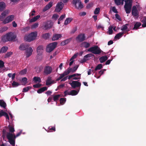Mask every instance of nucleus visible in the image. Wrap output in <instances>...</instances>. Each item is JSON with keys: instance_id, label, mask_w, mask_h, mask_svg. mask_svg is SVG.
Returning a JSON list of instances; mask_svg holds the SVG:
<instances>
[{"instance_id": "f257e3e1", "label": "nucleus", "mask_w": 146, "mask_h": 146, "mask_svg": "<svg viewBox=\"0 0 146 146\" xmlns=\"http://www.w3.org/2000/svg\"><path fill=\"white\" fill-rule=\"evenodd\" d=\"M21 133L20 132L15 135L14 133L7 132L6 135V137L8 140V142L12 146H15V139L16 137L20 136Z\"/></svg>"}, {"instance_id": "f03ea898", "label": "nucleus", "mask_w": 146, "mask_h": 146, "mask_svg": "<svg viewBox=\"0 0 146 146\" xmlns=\"http://www.w3.org/2000/svg\"><path fill=\"white\" fill-rule=\"evenodd\" d=\"M16 35L14 33L10 32L7 33L2 38V40L4 42L13 41L16 38Z\"/></svg>"}, {"instance_id": "7ed1b4c3", "label": "nucleus", "mask_w": 146, "mask_h": 146, "mask_svg": "<svg viewBox=\"0 0 146 146\" xmlns=\"http://www.w3.org/2000/svg\"><path fill=\"white\" fill-rule=\"evenodd\" d=\"M37 33L36 32L31 33L28 35L25 36L24 38L26 41L30 42L35 39L37 36Z\"/></svg>"}, {"instance_id": "20e7f679", "label": "nucleus", "mask_w": 146, "mask_h": 146, "mask_svg": "<svg viewBox=\"0 0 146 146\" xmlns=\"http://www.w3.org/2000/svg\"><path fill=\"white\" fill-rule=\"evenodd\" d=\"M88 51L95 54H100L102 52L97 45L90 48L88 49Z\"/></svg>"}, {"instance_id": "39448f33", "label": "nucleus", "mask_w": 146, "mask_h": 146, "mask_svg": "<svg viewBox=\"0 0 146 146\" xmlns=\"http://www.w3.org/2000/svg\"><path fill=\"white\" fill-rule=\"evenodd\" d=\"M57 44V42H55L50 43L47 46L46 51L48 52H51L56 47Z\"/></svg>"}, {"instance_id": "423d86ee", "label": "nucleus", "mask_w": 146, "mask_h": 146, "mask_svg": "<svg viewBox=\"0 0 146 146\" xmlns=\"http://www.w3.org/2000/svg\"><path fill=\"white\" fill-rule=\"evenodd\" d=\"M72 3L74 5L75 8L78 9H81L83 7V5L80 0H73Z\"/></svg>"}, {"instance_id": "0eeeda50", "label": "nucleus", "mask_w": 146, "mask_h": 146, "mask_svg": "<svg viewBox=\"0 0 146 146\" xmlns=\"http://www.w3.org/2000/svg\"><path fill=\"white\" fill-rule=\"evenodd\" d=\"M132 5V3H125L124 7L126 13L129 14L130 13Z\"/></svg>"}, {"instance_id": "6e6552de", "label": "nucleus", "mask_w": 146, "mask_h": 146, "mask_svg": "<svg viewBox=\"0 0 146 146\" xmlns=\"http://www.w3.org/2000/svg\"><path fill=\"white\" fill-rule=\"evenodd\" d=\"M14 18V16L13 15H12L9 16L4 20L3 23L4 24L8 23L13 20Z\"/></svg>"}, {"instance_id": "1a4fd4ad", "label": "nucleus", "mask_w": 146, "mask_h": 146, "mask_svg": "<svg viewBox=\"0 0 146 146\" xmlns=\"http://www.w3.org/2000/svg\"><path fill=\"white\" fill-rule=\"evenodd\" d=\"M86 37L84 33L79 34L76 38V40L79 42H81L85 40Z\"/></svg>"}, {"instance_id": "9d476101", "label": "nucleus", "mask_w": 146, "mask_h": 146, "mask_svg": "<svg viewBox=\"0 0 146 146\" xmlns=\"http://www.w3.org/2000/svg\"><path fill=\"white\" fill-rule=\"evenodd\" d=\"M52 70V68L48 66H45L44 69V74L45 75H48L50 74Z\"/></svg>"}, {"instance_id": "9b49d317", "label": "nucleus", "mask_w": 146, "mask_h": 146, "mask_svg": "<svg viewBox=\"0 0 146 146\" xmlns=\"http://www.w3.org/2000/svg\"><path fill=\"white\" fill-rule=\"evenodd\" d=\"M63 7L64 4L62 2H59L57 4L54 11L58 13L62 9Z\"/></svg>"}, {"instance_id": "f8f14e48", "label": "nucleus", "mask_w": 146, "mask_h": 146, "mask_svg": "<svg viewBox=\"0 0 146 146\" xmlns=\"http://www.w3.org/2000/svg\"><path fill=\"white\" fill-rule=\"evenodd\" d=\"M72 88L73 89L75 88L76 87H80L81 86V83L78 82V81H73L72 82L69 83Z\"/></svg>"}, {"instance_id": "ddd939ff", "label": "nucleus", "mask_w": 146, "mask_h": 146, "mask_svg": "<svg viewBox=\"0 0 146 146\" xmlns=\"http://www.w3.org/2000/svg\"><path fill=\"white\" fill-rule=\"evenodd\" d=\"M81 74L76 73L72 74L69 76L68 77V80H70L72 78H73L72 79L74 80H78L80 79V78Z\"/></svg>"}, {"instance_id": "4468645a", "label": "nucleus", "mask_w": 146, "mask_h": 146, "mask_svg": "<svg viewBox=\"0 0 146 146\" xmlns=\"http://www.w3.org/2000/svg\"><path fill=\"white\" fill-rule=\"evenodd\" d=\"M131 13L132 15L134 17H136L138 15V12L136 6H133L132 7Z\"/></svg>"}, {"instance_id": "2eb2a0df", "label": "nucleus", "mask_w": 146, "mask_h": 146, "mask_svg": "<svg viewBox=\"0 0 146 146\" xmlns=\"http://www.w3.org/2000/svg\"><path fill=\"white\" fill-rule=\"evenodd\" d=\"M9 13V10H6L3 11L0 15V19L1 21L4 20V18Z\"/></svg>"}, {"instance_id": "dca6fc26", "label": "nucleus", "mask_w": 146, "mask_h": 146, "mask_svg": "<svg viewBox=\"0 0 146 146\" xmlns=\"http://www.w3.org/2000/svg\"><path fill=\"white\" fill-rule=\"evenodd\" d=\"M26 50V57L28 58L31 55L33 50L31 47L27 48Z\"/></svg>"}, {"instance_id": "f3484780", "label": "nucleus", "mask_w": 146, "mask_h": 146, "mask_svg": "<svg viewBox=\"0 0 146 146\" xmlns=\"http://www.w3.org/2000/svg\"><path fill=\"white\" fill-rule=\"evenodd\" d=\"M53 2L50 1L47 4L43 9L42 11L45 12L50 9L52 6Z\"/></svg>"}, {"instance_id": "a211bd4d", "label": "nucleus", "mask_w": 146, "mask_h": 146, "mask_svg": "<svg viewBox=\"0 0 146 146\" xmlns=\"http://www.w3.org/2000/svg\"><path fill=\"white\" fill-rule=\"evenodd\" d=\"M43 50V46L41 45L39 46L37 49V54L38 55H41L42 54Z\"/></svg>"}, {"instance_id": "6ab92c4d", "label": "nucleus", "mask_w": 146, "mask_h": 146, "mask_svg": "<svg viewBox=\"0 0 146 146\" xmlns=\"http://www.w3.org/2000/svg\"><path fill=\"white\" fill-rule=\"evenodd\" d=\"M53 25V24L52 22H48L44 26L45 30H46L50 29L52 26Z\"/></svg>"}, {"instance_id": "aec40b11", "label": "nucleus", "mask_w": 146, "mask_h": 146, "mask_svg": "<svg viewBox=\"0 0 146 146\" xmlns=\"http://www.w3.org/2000/svg\"><path fill=\"white\" fill-rule=\"evenodd\" d=\"M62 36V35L60 34H54L53 35L52 38V40L53 41H55L58 39Z\"/></svg>"}, {"instance_id": "412c9836", "label": "nucleus", "mask_w": 146, "mask_h": 146, "mask_svg": "<svg viewBox=\"0 0 146 146\" xmlns=\"http://www.w3.org/2000/svg\"><path fill=\"white\" fill-rule=\"evenodd\" d=\"M5 3L3 2H0V11H2L6 8Z\"/></svg>"}, {"instance_id": "4be33fe9", "label": "nucleus", "mask_w": 146, "mask_h": 146, "mask_svg": "<svg viewBox=\"0 0 146 146\" xmlns=\"http://www.w3.org/2000/svg\"><path fill=\"white\" fill-rule=\"evenodd\" d=\"M72 39V38H70L67 39L64 41H63L61 43V45L62 46H64L66 44L69 43L71 40Z\"/></svg>"}, {"instance_id": "5701e85b", "label": "nucleus", "mask_w": 146, "mask_h": 146, "mask_svg": "<svg viewBox=\"0 0 146 146\" xmlns=\"http://www.w3.org/2000/svg\"><path fill=\"white\" fill-rule=\"evenodd\" d=\"M47 88L46 87H44L38 90L37 91V92L38 94H41L47 90Z\"/></svg>"}, {"instance_id": "b1692460", "label": "nucleus", "mask_w": 146, "mask_h": 146, "mask_svg": "<svg viewBox=\"0 0 146 146\" xmlns=\"http://www.w3.org/2000/svg\"><path fill=\"white\" fill-rule=\"evenodd\" d=\"M8 49V47L6 46L2 47L0 50V54L6 52Z\"/></svg>"}, {"instance_id": "393cba45", "label": "nucleus", "mask_w": 146, "mask_h": 146, "mask_svg": "<svg viewBox=\"0 0 146 146\" xmlns=\"http://www.w3.org/2000/svg\"><path fill=\"white\" fill-rule=\"evenodd\" d=\"M108 59V57L107 56H102L99 58V60L100 63H102Z\"/></svg>"}, {"instance_id": "a878e982", "label": "nucleus", "mask_w": 146, "mask_h": 146, "mask_svg": "<svg viewBox=\"0 0 146 146\" xmlns=\"http://www.w3.org/2000/svg\"><path fill=\"white\" fill-rule=\"evenodd\" d=\"M79 91V90H78V92H77L75 90H71L69 93H68V94L70 95L75 96L78 94Z\"/></svg>"}, {"instance_id": "bb28decb", "label": "nucleus", "mask_w": 146, "mask_h": 146, "mask_svg": "<svg viewBox=\"0 0 146 146\" xmlns=\"http://www.w3.org/2000/svg\"><path fill=\"white\" fill-rule=\"evenodd\" d=\"M141 25V23L140 22H136L134 25L133 28L134 30H137L139 29V27Z\"/></svg>"}, {"instance_id": "cd10ccee", "label": "nucleus", "mask_w": 146, "mask_h": 146, "mask_svg": "<svg viewBox=\"0 0 146 146\" xmlns=\"http://www.w3.org/2000/svg\"><path fill=\"white\" fill-rule=\"evenodd\" d=\"M40 17V16L39 15H37L36 16L34 17L33 18L29 20V22L30 23L35 22L39 19Z\"/></svg>"}, {"instance_id": "c85d7f7f", "label": "nucleus", "mask_w": 146, "mask_h": 146, "mask_svg": "<svg viewBox=\"0 0 146 146\" xmlns=\"http://www.w3.org/2000/svg\"><path fill=\"white\" fill-rule=\"evenodd\" d=\"M81 45L82 47L87 48L90 46V44L86 42H84L81 43Z\"/></svg>"}, {"instance_id": "c756f323", "label": "nucleus", "mask_w": 146, "mask_h": 146, "mask_svg": "<svg viewBox=\"0 0 146 146\" xmlns=\"http://www.w3.org/2000/svg\"><path fill=\"white\" fill-rule=\"evenodd\" d=\"M124 0H114L115 3L117 5H119L121 4H123Z\"/></svg>"}, {"instance_id": "7c9ffc66", "label": "nucleus", "mask_w": 146, "mask_h": 146, "mask_svg": "<svg viewBox=\"0 0 146 146\" xmlns=\"http://www.w3.org/2000/svg\"><path fill=\"white\" fill-rule=\"evenodd\" d=\"M123 34L124 33L123 32L119 33L115 36L114 38L115 39H119L122 36Z\"/></svg>"}, {"instance_id": "2f4dec72", "label": "nucleus", "mask_w": 146, "mask_h": 146, "mask_svg": "<svg viewBox=\"0 0 146 146\" xmlns=\"http://www.w3.org/2000/svg\"><path fill=\"white\" fill-rule=\"evenodd\" d=\"M72 20V19L70 18H67L64 21V24L65 25H67L68 23H70Z\"/></svg>"}, {"instance_id": "473e14b6", "label": "nucleus", "mask_w": 146, "mask_h": 146, "mask_svg": "<svg viewBox=\"0 0 146 146\" xmlns=\"http://www.w3.org/2000/svg\"><path fill=\"white\" fill-rule=\"evenodd\" d=\"M71 68H68L67 70H66L64 72L65 76H66L70 72H71Z\"/></svg>"}, {"instance_id": "72a5a7b5", "label": "nucleus", "mask_w": 146, "mask_h": 146, "mask_svg": "<svg viewBox=\"0 0 146 146\" xmlns=\"http://www.w3.org/2000/svg\"><path fill=\"white\" fill-rule=\"evenodd\" d=\"M0 106L1 107L5 108L6 106V104L3 100H0Z\"/></svg>"}, {"instance_id": "f704fd0d", "label": "nucleus", "mask_w": 146, "mask_h": 146, "mask_svg": "<svg viewBox=\"0 0 146 146\" xmlns=\"http://www.w3.org/2000/svg\"><path fill=\"white\" fill-rule=\"evenodd\" d=\"M105 71H106V70L105 69L101 70L99 72V74H100V75L98 76H96L95 75L94 76L95 77H96L97 78H99L100 77L101 75L104 74V72Z\"/></svg>"}, {"instance_id": "c9c22d12", "label": "nucleus", "mask_w": 146, "mask_h": 146, "mask_svg": "<svg viewBox=\"0 0 146 146\" xmlns=\"http://www.w3.org/2000/svg\"><path fill=\"white\" fill-rule=\"evenodd\" d=\"M33 80L35 82H38L39 83L41 82V79L39 77L35 76L33 78Z\"/></svg>"}, {"instance_id": "e433bc0d", "label": "nucleus", "mask_w": 146, "mask_h": 146, "mask_svg": "<svg viewBox=\"0 0 146 146\" xmlns=\"http://www.w3.org/2000/svg\"><path fill=\"white\" fill-rule=\"evenodd\" d=\"M8 127L9 131V132L11 133H14L13 132L15 131L13 127L9 125L8 126Z\"/></svg>"}, {"instance_id": "4c0bfd02", "label": "nucleus", "mask_w": 146, "mask_h": 146, "mask_svg": "<svg viewBox=\"0 0 146 146\" xmlns=\"http://www.w3.org/2000/svg\"><path fill=\"white\" fill-rule=\"evenodd\" d=\"M94 55L90 53L84 56V57L86 59H88V60H89L90 59V57H91L94 56Z\"/></svg>"}, {"instance_id": "58836bf2", "label": "nucleus", "mask_w": 146, "mask_h": 146, "mask_svg": "<svg viewBox=\"0 0 146 146\" xmlns=\"http://www.w3.org/2000/svg\"><path fill=\"white\" fill-rule=\"evenodd\" d=\"M20 50H24L27 49L26 46L24 44L21 45L19 48Z\"/></svg>"}, {"instance_id": "ea45409f", "label": "nucleus", "mask_w": 146, "mask_h": 146, "mask_svg": "<svg viewBox=\"0 0 146 146\" xmlns=\"http://www.w3.org/2000/svg\"><path fill=\"white\" fill-rule=\"evenodd\" d=\"M66 99L65 98H61L60 99V103L62 105L64 104L66 102Z\"/></svg>"}, {"instance_id": "a19ab883", "label": "nucleus", "mask_w": 146, "mask_h": 146, "mask_svg": "<svg viewBox=\"0 0 146 146\" xmlns=\"http://www.w3.org/2000/svg\"><path fill=\"white\" fill-rule=\"evenodd\" d=\"M113 28V27L111 26H110L108 29V32L109 35H111L113 33V31L112 30V29Z\"/></svg>"}, {"instance_id": "79ce46f5", "label": "nucleus", "mask_w": 146, "mask_h": 146, "mask_svg": "<svg viewBox=\"0 0 146 146\" xmlns=\"http://www.w3.org/2000/svg\"><path fill=\"white\" fill-rule=\"evenodd\" d=\"M31 88V87L30 86L25 87L23 88L22 91L23 92H28L29 90Z\"/></svg>"}, {"instance_id": "37998d69", "label": "nucleus", "mask_w": 146, "mask_h": 146, "mask_svg": "<svg viewBox=\"0 0 146 146\" xmlns=\"http://www.w3.org/2000/svg\"><path fill=\"white\" fill-rule=\"evenodd\" d=\"M103 68V66L102 64H98L96 67L95 70L96 71L98 70H100Z\"/></svg>"}, {"instance_id": "c03bdc74", "label": "nucleus", "mask_w": 146, "mask_h": 146, "mask_svg": "<svg viewBox=\"0 0 146 146\" xmlns=\"http://www.w3.org/2000/svg\"><path fill=\"white\" fill-rule=\"evenodd\" d=\"M79 66V65H76L74 66L73 68H71V72L73 73L76 72V71L77 70V69L78 67Z\"/></svg>"}, {"instance_id": "a18cd8bd", "label": "nucleus", "mask_w": 146, "mask_h": 146, "mask_svg": "<svg viewBox=\"0 0 146 146\" xmlns=\"http://www.w3.org/2000/svg\"><path fill=\"white\" fill-rule=\"evenodd\" d=\"M60 96V95H57L54 96H53V100L54 101L56 102L58 100Z\"/></svg>"}, {"instance_id": "49530a36", "label": "nucleus", "mask_w": 146, "mask_h": 146, "mask_svg": "<svg viewBox=\"0 0 146 146\" xmlns=\"http://www.w3.org/2000/svg\"><path fill=\"white\" fill-rule=\"evenodd\" d=\"M49 36V33H46L42 35V37L44 39H47L48 38Z\"/></svg>"}, {"instance_id": "de8ad7c7", "label": "nucleus", "mask_w": 146, "mask_h": 146, "mask_svg": "<svg viewBox=\"0 0 146 146\" xmlns=\"http://www.w3.org/2000/svg\"><path fill=\"white\" fill-rule=\"evenodd\" d=\"M8 29V28L7 27L2 28L0 29V33H2Z\"/></svg>"}, {"instance_id": "09e8293b", "label": "nucleus", "mask_w": 146, "mask_h": 146, "mask_svg": "<svg viewBox=\"0 0 146 146\" xmlns=\"http://www.w3.org/2000/svg\"><path fill=\"white\" fill-rule=\"evenodd\" d=\"M13 54L12 52H9L7 53L5 56V58H7L9 57L10 56L12 55Z\"/></svg>"}, {"instance_id": "8fccbe9b", "label": "nucleus", "mask_w": 146, "mask_h": 146, "mask_svg": "<svg viewBox=\"0 0 146 146\" xmlns=\"http://www.w3.org/2000/svg\"><path fill=\"white\" fill-rule=\"evenodd\" d=\"M100 10L99 8H96L94 11V14L96 15L98 14L100 12Z\"/></svg>"}, {"instance_id": "3c124183", "label": "nucleus", "mask_w": 146, "mask_h": 146, "mask_svg": "<svg viewBox=\"0 0 146 146\" xmlns=\"http://www.w3.org/2000/svg\"><path fill=\"white\" fill-rule=\"evenodd\" d=\"M59 17V15L57 14H54L52 16V18L54 19L55 21H56Z\"/></svg>"}, {"instance_id": "603ef678", "label": "nucleus", "mask_w": 146, "mask_h": 146, "mask_svg": "<svg viewBox=\"0 0 146 146\" xmlns=\"http://www.w3.org/2000/svg\"><path fill=\"white\" fill-rule=\"evenodd\" d=\"M128 24H126L124 25H123L122 26V28L121 29V30L122 31H124L127 29V26Z\"/></svg>"}, {"instance_id": "864d4df0", "label": "nucleus", "mask_w": 146, "mask_h": 146, "mask_svg": "<svg viewBox=\"0 0 146 146\" xmlns=\"http://www.w3.org/2000/svg\"><path fill=\"white\" fill-rule=\"evenodd\" d=\"M27 72V70L26 69H25L24 70H21L19 74L21 75H24Z\"/></svg>"}, {"instance_id": "5fc2aeb1", "label": "nucleus", "mask_w": 146, "mask_h": 146, "mask_svg": "<svg viewBox=\"0 0 146 146\" xmlns=\"http://www.w3.org/2000/svg\"><path fill=\"white\" fill-rule=\"evenodd\" d=\"M52 83L50 81V79L48 78L46 82V85H50Z\"/></svg>"}, {"instance_id": "6e6d98bb", "label": "nucleus", "mask_w": 146, "mask_h": 146, "mask_svg": "<svg viewBox=\"0 0 146 146\" xmlns=\"http://www.w3.org/2000/svg\"><path fill=\"white\" fill-rule=\"evenodd\" d=\"M20 84L18 83L15 81H13L12 83V85L13 86L17 87Z\"/></svg>"}, {"instance_id": "4d7b16f0", "label": "nucleus", "mask_w": 146, "mask_h": 146, "mask_svg": "<svg viewBox=\"0 0 146 146\" xmlns=\"http://www.w3.org/2000/svg\"><path fill=\"white\" fill-rule=\"evenodd\" d=\"M42 86V84H40L38 83L33 85V87L35 88H40Z\"/></svg>"}, {"instance_id": "13d9d810", "label": "nucleus", "mask_w": 146, "mask_h": 146, "mask_svg": "<svg viewBox=\"0 0 146 146\" xmlns=\"http://www.w3.org/2000/svg\"><path fill=\"white\" fill-rule=\"evenodd\" d=\"M4 63L2 60H0V68H2L4 66Z\"/></svg>"}, {"instance_id": "bf43d9fd", "label": "nucleus", "mask_w": 146, "mask_h": 146, "mask_svg": "<svg viewBox=\"0 0 146 146\" xmlns=\"http://www.w3.org/2000/svg\"><path fill=\"white\" fill-rule=\"evenodd\" d=\"M78 53H76V54H75L71 58H70V61H71V60H72L76 58L77 56H78Z\"/></svg>"}, {"instance_id": "052dcab7", "label": "nucleus", "mask_w": 146, "mask_h": 146, "mask_svg": "<svg viewBox=\"0 0 146 146\" xmlns=\"http://www.w3.org/2000/svg\"><path fill=\"white\" fill-rule=\"evenodd\" d=\"M49 129L48 132H52V131H51L52 130H53L54 131H56L55 128V127H52L51 128L49 127Z\"/></svg>"}, {"instance_id": "680f3d73", "label": "nucleus", "mask_w": 146, "mask_h": 146, "mask_svg": "<svg viewBox=\"0 0 146 146\" xmlns=\"http://www.w3.org/2000/svg\"><path fill=\"white\" fill-rule=\"evenodd\" d=\"M65 14H63L58 19V20L59 21H62V20L64 18H65Z\"/></svg>"}, {"instance_id": "e2e57ef3", "label": "nucleus", "mask_w": 146, "mask_h": 146, "mask_svg": "<svg viewBox=\"0 0 146 146\" xmlns=\"http://www.w3.org/2000/svg\"><path fill=\"white\" fill-rule=\"evenodd\" d=\"M38 23H36L32 25V29L36 28L38 27Z\"/></svg>"}, {"instance_id": "0e129e2a", "label": "nucleus", "mask_w": 146, "mask_h": 146, "mask_svg": "<svg viewBox=\"0 0 146 146\" xmlns=\"http://www.w3.org/2000/svg\"><path fill=\"white\" fill-rule=\"evenodd\" d=\"M112 11L115 13H117L118 11L116 9L115 7L114 6L112 7Z\"/></svg>"}, {"instance_id": "69168bd1", "label": "nucleus", "mask_w": 146, "mask_h": 146, "mask_svg": "<svg viewBox=\"0 0 146 146\" xmlns=\"http://www.w3.org/2000/svg\"><path fill=\"white\" fill-rule=\"evenodd\" d=\"M77 27H75L70 32V33L71 34L74 33L77 31Z\"/></svg>"}, {"instance_id": "338daca9", "label": "nucleus", "mask_w": 146, "mask_h": 146, "mask_svg": "<svg viewBox=\"0 0 146 146\" xmlns=\"http://www.w3.org/2000/svg\"><path fill=\"white\" fill-rule=\"evenodd\" d=\"M115 17L116 19H118L119 20L121 21V18L120 17L119 15L118 14H115Z\"/></svg>"}, {"instance_id": "774afa93", "label": "nucleus", "mask_w": 146, "mask_h": 146, "mask_svg": "<svg viewBox=\"0 0 146 146\" xmlns=\"http://www.w3.org/2000/svg\"><path fill=\"white\" fill-rule=\"evenodd\" d=\"M3 116H5L6 118V119H8V120H9V116L8 114L6 112H5L4 113V115Z\"/></svg>"}]
</instances>
